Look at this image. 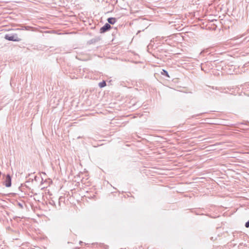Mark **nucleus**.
I'll use <instances>...</instances> for the list:
<instances>
[{"instance_id": "1", "label": "nucleus", "mask_w": 249, "mask_h": 249, "mask_svg": "<svg viewBox=\"0 0 249 249\" xmlns=\"http://www.w3.org/2000/svg\"><path fill=\"white\" fill-rule=\"evenodd\" d=\"M5 38L7 40L14 41H19L20 40V39L17 35H6L5 36Z\"/></svg>"}, {"instance_id": "4", "label": "nucleus", "mask_w": 249, "mask_h": 249, "mask_svg": "<svg viewBox=\"0 0 249 249\" xmlns=\"http://www.w3.org/2000/svg\"><path fill=\"white\" fill-rule=\"evenodd\" d=\"M107 21L109 23L114 24L116 21V18H109L107 19Z\"/></svg>"}, {"instance_id": "7", "label": "nucleus", "mask_w": 249, "mask_h": 249, "mask_svg": "<svg viewBox=\"0 0 249 249\" xmlns=\"http://www.w3.org/2000/svg\"><path fill=\"white\" fill-rule=\"evenodd\" d=\"M245 226H246V228H249V221H248L246 223Z\"/></svg>"}, {"instance_id": "3", "label": "nucleus", "mask_w": 249, "mask_h": 249, "mask_svg": "<svg viewBox=\"0 0 249 249\" xmlns=\"http://www.w3.org/2000/svg\"><path fill=\"white\" fill-rule=\"evenodd\" d=\"M110 28H111V26L109 24L106 23L104 26H103L100 29V32L102 33H105L107 31L109 30Z\"/></svg>"}, {"instance_id": "5", "label": "nucleus", "mask_w": 249, "mask_h": 249, "mask_svg": "<svg viewBox=\"0 0 249 249\" xmlns=\"http://www.w3.org/2000/svg\"><path fill=\"white\" fill-rule=\"evenodd\" d=\"M161 74L162 75H166L167 77H169V75L167 72V71L164 70H162V71L161 72Z\"/></svg>"}, {"instance_id": "2", "label": "nucleus", "mask_w": 249, "mask_h": 249, "mask_svg": "<svg viewBox=\"0 0 249 249\" xmlns=\"http://www.w3.org/2000/svg\"><path fill=\"white\" fill-rule=\"evenodd\" d=\"M5 185L7 187H10L11 185V178L10 175H7L4 181Z\"/></svg>"}, {"instance_id": "6", "label": "nucleus", "mask_w": 249, "mask_h": 249, "mask_svg": "<svg viewBox=\"0 0 249 249\" xmlns=\"http://www.w3.org/2000/svg\"><path fill=\"white\" fill-rule=\"evenodd\" d=\"M99 85L100 88H103L106 86V83L105 81H102V82L99 84Z\"/></svg>"}]
</instances>
